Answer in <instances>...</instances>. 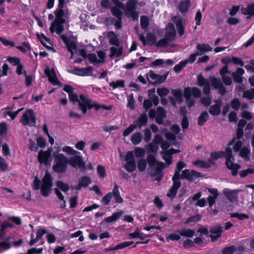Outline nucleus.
<instances>
[{"instance_id": "f257e3e1", "label": "nucleus", "mask_w": 254, "mask_h": 254, "mask_svg": "<svg viewBox=\"0 0 254 254\" xmlns=\"http://www.w3.org/2000/svg\"><path fill=\"white\" fill-rule=\"evenodd\" d=\"M54 13L56 19L52 23L50 30L52 33L56 32L58 34H60L64 30L63 24L68 18L69 12L66 7L58 6Z\"/></svg>"}, {"instance_id": "f03ea898", "label": "nucleus", "mask_w": 254, "mask_h": 254, "mask_svg": "<svg viewBox=\"0 0 254 254\" xmlns=\"http://www.w3.org/2000/svg\"><path fill=\"white\" fill-rule=\"evenodd\" d=\"M211 157L215 160L224 157L226 159V165L229 169L232 170V175L234 176L237 175L238 170L241 168L239 164L234 163V159L232 155V150L230 147L226 148L225 151L212 152Z\"/></svg>"}, {"instance_id": "7ed1b4c3", "label": "nucleus", "mask_w": 254, "mask_h": 254, "mask_svg": "<svg viewBox=\"0 0 254 254\" xmlns=\"http://www.w3.org/2000/svg\"><path fill=\"white\" fill-rule=\"evenodd\" d=\"M78 108L82 111L83 114H85L87 112V109H91L95 108L96 110L100 108L107 109L105 106H101L96 103H92V100L88 97L83 94L79 95V100L78 101Z\"/></svg>"}, {"instance_id": "20e7f679", "label": "nucleus", "mask_w": 254, "mask_h": 254, "mask_svg": "<svg viewBox=\"0 0 254 254\" xmlns=\"http://www.w3.org/2000/svg\"><path fill=\"white\" fill-rule=\"evenodd\" d=\"M176 30L173 24L169 23L166 27V33L164 38L156 43L158 47H166L176 38Z\"/></svg>"}, {"instance_id": "39448f33", "label": "nucleus", "mask_w": 254, "mask_h": 254, "mask_svg": "<svg viewBox=\"0 0 254 254\" xmlns=\"http://www.w3.org/2000/svg\"><path fill=\"white\" fill-rule=\"evenodd\" d=\"M55 163L53 166V170L57 173H61L67 170L68 159L63 154H53Z\"/></svg>"}, {"instance_id": "423d86ee", "label": "nucleus", "mask_w": 254, "mask_h": 254, "mask_svg": "<svg viewBox=\"0 0 254 254\" xmlns=\"http://www.w3.org/2000/svg\"><path fill=\"white\" fill-rule=\"evenodd\" d=\"M52 186V177L48 171H46L42 180V185L41 187V194L44 196H48L51 193Z\"/></svg>"}, {"instance_id": "0eeeda50", "label": "nucleus", "mask_w": 254, "mask_h": 254, "mask_svg": "<svg viewBox=\"0 0 254 254\" xmlns=\"http://www.w3.org/2000/svg\"><path fill=\"white\" fill-rule=\"evenodd\" d=\"M137 4V0H129L126 4V15L127 17H131L133 20H136L138 18V12L135 10Z\"/></svg>"}, {"instance_id": "6e6552de", "label": "nucleus", "mask_w": 254, "mask_h": 254, "mask_svg": "<svg viewBox=\"0 0 254 254\" xmlns=\"http://www.w3.org/2000/svg\"><path fill=\"white\" fill-rule=\"evenodd\" d=\"M20 122L24 126L35 127L36 119L33 111L30 109L26 110L22 116Z\"/></svg>"}, {"instance_id": "1a4fd4ad", "label": "nucleus", "mask_w": 254, "mask_h": 254, "mask_svg": "<svg viewBox=\"0 0 254 254\" xmlns=\"http://www.w3.org/2000/svg\"><path fill=\"white\" fill-rule=\"evenodd\" d=\"M68 164L75 168L80 169L81 170H84L85 168L82 157L79 155L70 157L68 159Z\"/></svg>"}, {"instance_id": "9d476101", "label": "nucleus", "mask_w": 254, "mask_h": 254, "mask_svg": "<svg viewBox=\"0 0 254 254\" xmlns=\"http://www.w3.org/2000/svg\"><path fill=\"white\" fill-rule=\"evenodd\" d=\"M201 176L200 173L193 170L186 169L182 172L180 179H186L189 181H192L193 180Z\"/></svg>"}, {"instance_id": "9b49d317", "label": "nucleus", "mask_w": 254, "mask_h": 254, "mask_svg": "<svg viewBox=\"0 0 254 254\" xmlns=\"http://www.w3.org/2000/svg\"><path fill=\"white\" fill-rule=\"evenodd\" d=\"M93 68L91 66L86 68H78L75 67L73 69L68 70V72L79 76H92L93 75Z\"/></svg>"}, {"instance_id": "f8f14e48", "label": "nucleus", "mask_w": 254, "mask_h": 254, "mask_svg": "<svg viewBox=\"0 0 254 254\" xmlns=\"http://www.w3.org/2000/svg\"><path fill=\"white\" fill-rule=\"evenodd\" d=\"M209 232L211 234L209 235L212 242L216 241L219 238L223 232V227L220 225H216L211 227Z\"/></svg>"}, {"instance_id": "ddd939ff", "label": "nucleus", "mask_w": 254, "mask_h": 254, "mask_svg": "<svg viewBox=\"0 0 254 254\" xmlns=\"http://www.w3.org/2000/svg\"><path fill=\"white\" fill-rule=\"evenodd\" d=\"M242 191L240 190H230L229 189H224L223 190V193L225 196L230 202H234L238 200V193Z\"/></svg>"}, {"instance_id": "4468645a", "label": "nucleus", "mask_w": 254, "mask_h": 254, "mask_svg": "<svg viewBox=\"0 0 254 254\" xmlns=\"http://www.w3.org/2000/svg\"><path fill=\"white\" fill-rule=\"evenodd\" d=\"M173 181V184L172 187L169 190V192L167 194L168 197L173 198L176 195L178 190L180 188L181 186V183L179 181V179L172 178Z\"/></svg>"}, {"instance_id": "2eb2a0df", "label": "nucleus", "mask_w": 254, "mask_h": 254, "mask_svg": "<svg viewBox=\"0 0 254 254\" xmlns=\"http://www.w3.org/2000/svg\"><path fill=\"white\" fill-rule=\"evenodd\" d=\"M215 104L211 105L209 109V113L213 116H218L221 113V107L222 105L221 99H217L214 101Z\"/></svg>"}, {"instance_id": "dca6fc26", "label": "nucleus", "mask_w": 254, "mask_h": 254, "mask_svg": "<svg viewBox=\"0 0 254 254\" xmlns=\"http://www.w3.org/2000/svg\"><path fill=\"white\" fill-rule=\"evenodd\" d=\"M173 21L175 23L176 27L180 36H182L185 33L184 22L183 19L178 16L172 17Z\"/></svg>"}, {"instance_id": "f3484780", "label": "nucleus", "mask_w": 254, "mask_h": 254, "mask_svg": "<svg viewBox=\"0 0 254 254\" xmlns=\"http://www.w3.org/2000/svg\"><path fill=\"white\" fill-rule=\"evenodd\" d=\"M168 74V73L163 75H160L155 73L152 70H150L148 73V75L150 77V78L156 80L154 82L152 83V84L153 85L156 84H160L164 82L166 80Z\"/></svg>"}, {"instance_id": "a211bd4d", "label": "nucleus", "mask_w": 254, "mask_h": 254, "mask_svg": "<svg viewBox=\"0 0 254 254\" xmlns=\"http://www.w3.org/2000/svg\"><path fill=\"white\" fill-rule=\"evenodd\" d=\"M50 156L51 151H43L41 150L38 153V161L41 164L44 163L45 165H48L50 164L49 159Z\"/></svg>"}, {"instance_id": "6ab92c4d", "label": "nucleus", "mask_w": 254, "mask_h": 254, "mask_svg": "<svg viewBox=\"0 0 254 254\" xmlns=\"http://www.w3.org/2000/svg\"><path fill=\"white\" fill-rule=\"evenodd\" d=\"M208 190L211 194L207 198L209 206L211 207L215 203L216 199L219 195V193L216 189H208Z\"/></svg>"}, {"instance_id": "aec40b11", "label": "nucleus", "mask_w": 254, "mask_h": 254, "mask_svg": "<svg viewBox=\"0 0 254 254\" xmlns=\"http://www.w3.org/2000/svg\"><path fill=\"white\" fill-rule=\"evenodd\" d=\"M245 73V70L242 68H238L235 72H233L231 75L234 81L238 83H241L243 81L242 75Z\"/></svg>"}, {"instance_id": "412c9836", "label": "nucleus", "mask_w": 254, "mask_h": 254, "mask_svg": "<svg viewBox=\"0 0 254 254\" xmlns=\"http://www.w3.org/2000/svg\"><path fill=\"white\" fill-rule=\"evenodd\" d=\"M90 183V179L87 176H83L79 179L78 185L71 187V189L72 190H79L82 187H86Z\"/></svg>"}, {"instance_id": "4be33fe9", "label": "nucleus", "mask_w": 254, "mask_h": 254, "mask_svg": "<svg viewBox=\"0 0 254 254\" xmlns=\"http://www.w3.org/2000/svg\"><path fill=\"white\" fill-rule=\"evenodd\" d=\"M111 54L109 56L110 58L114 57H119L121 56L123 52V48L120 44L118 45H114L110 48Z\"/></svg>"}, {"instance_id": "5701e85b", "label": "nucleus", "mask_w": 254, "mask_h": 254, "mask_svg": "<svg viewBox=\"0 0 254 254\" xmlns=\"http://www.w3.org/2000/svg\"><path fill=\"white\" fill-rule=\"evenodd\" d=\"M45 73L48 77L49 81L54 84H58L59 81L56 77L55 72L53 69L50 70L49 67L46 68Z\"/></svg>"}, {"instance_id": "b1692460", "label": "nucleus", "mask_w": 254, "mask_h": 254, "mask_svg": "<svg viewBox=\"0 0 254 254\" xmlns=\"http://www.w3.org/2000/svg\"><path fill=\"white\" fill-rule=\"evenodd\" d=\"M196 49L197 54L198 56H201L205 52L212 50V48L209 45L206 44H197Z\"/></svg>"}, {"instance_id": "393cba45", "label": "nucleus", "mask_w": 254, "mask_h": 254, "mask_svg": "<svg viewBox=\"0 0 254 254\" xmlns=\"http://www.w3.org/2000/svg\"><path fill=\"white\" fill-rule=\"evenodd\" d=\"M147 123V115L146 114H142L133 124L136 126V128L138 127L140 129L142 127L146 126Z\"/></svg>"}, {"instance_id": "a878e982", "label": "nucleus", "mask_w": 254, "mask_h": 254, "mask_svg": "<svg viewBox=\"0 0 254 254\" xmlns=\"http://www.w3.org/2000/svg\"><path fill=\"white\" fill-rule=\"evenodd\" d=\"M62 38H63V39L64 41V42L65 43V44L66 46L67 50L71 54V56L70 57V59H71L73 56L74 51H75L77 49L76 44L73 41H69V40L66 39V38H65V37L64 36H62Z\"/></svg>"}, {"instance_id": "bb28decb", "label": "nucleus", "mask_w": 254, "mask_h": 254, "mask_svg": "<svg viewBox=\"0 0 254 254\" xmlns=\"http://www.w3.org/2000/svg\"><path fill=\"white\" fill-rule=\"evenodd\" d=\"M166 116V112L162 107H159L157 108V116L156 122L160 125L163 123V119Z\"/></svg>"}, {"instance_id": "cd10ccee", "label": "nucleus", "mask_w": 254, "mask_h": 254, "mask_svg": "<svg viewBox=\"0 0 254 254\" xmlns=\"http://www.w3.org/2000/svg\"><path fill=\"white\" fill-rule=\"evenodd\" d=\"M107 37L109 39V42L111 45L114 46L120 44L119 39L114 32H108Z\"/></svg>"}, {"instance_id": "c85d7f7f", "label": "nucleus", "mask_w": 254, "mask_h": 254, "mask_svg": "<svg viewBox=\"0 0 254 254\" xmlns=\"http://www.w3.org/2000/svg\"><path fill=\"white\" fill-rule=\"evenodd\" d=\"M164 168V164L162 163H158L155 167H151L150 174L152 177H155L156 175L162 174V169Z\"/></svg>"}, {"instance_id": "c756f323", "label": "nucleus", "mask_w": 254, "mask_h": 254, "mask_svg": "<svg viewBox=\"0 0 254 254\" xmlns=\"http://www.w3.org/2000/svg\"><path fill=\"white\" fill-rule=\"evenodd\" d=\"M111 192L112 193V196H114L116 202L121 203L123 202V199L120 195L119 186L116 183H114V188Z\"/></svg>"}, {"instance_id": "7c9ffc66", "label": "nucleus", "mask_w": 254, "mask_h": 254, "mask_svg": "<svg viewBox=\"0 0 254 254\" xmlns=\"http://www.w3.org/2000/svg\"><path fill=\"white\" fill-rule=\"evenodd\" d=\"M176 232L181 236L188 238H192L195 235V231L190 229L183 228L177 230Z\"/></svg>"}, {"instance_id": "2f4dec72", "label": "nucleus", "mask_w": 254, "mask_h": 254, "mask_svg": "<svg viewBox=\"0 0 254 254\" xmlns=\"http://www.w3.org/2000/svg\"><path fill=\"white\" fill-rule=\"evenodd\" d=\"M193 164L197 165L200 168H209L212 165H214L215 163L212 161L211 159H209L207 161H203L201 160L196 161L193 162Z\"/></svg>"}, {"instance_id": "473e14b6", "label": "nucleus", "mask_w": 254, "mask_h": 254, "mask_svg": "<svg viewBox=\"0 0 254 254\" xmlns=\"http://www.w3.org/2000/svg\"><path fill=\"white\" fill-rule=\"evenodd\" d=\"M190 5V1L189 0H183L180 2L178 5L179 11L182 13L187 12Z\"/></svg>"}, {"instance_id": "72a5a7b5", "label": "nucleus", "mask_w": 254, "mask_h": 254, "mask_svg": "<svg viewBox=\"0 0 254 254\" xmlns=\"http://www.w3.org/2000/svg\"><path fill=\"white\" fill-rule=\"evenodd\" d=\"M187 166V164L183 161H179L177 163L174 175L173 177L174 178L180 179V172L185 167Z\"/></svg>"}, {"instance_id": "f704fd0d", "label": "nucleus", "mask_w": 254, "mask_h": 254, "mask_svg": "<svg viewBox=\"0 0 254 254\" xmlns=\"http://www.w3.org/2000/svg\"><path fill=\"white\" fill-rule=\"evenodd\" d=\"M124 213L122 210L114 213L111 216L105 219V221L107 223H111L117 221Z\"/></svg>"}, {"instance_id": "c9c22d12", "label": "nucleus", "mask_w": 254, "mask_h": 254, "mask_svg": "<svg viewBox=\"0 0 254 254\" xmlns=\"http://www.w3.org/2000/svg\"><path fill=\"white\" fill-rule=\"evenodd\" d=\"M241 10L245 15L253 16L254 15V4H249L246 7H242Z\"/></svg>"}, {"instance_id": "e433bc0d", "label": "nucleus", "mask_w": 254, "mask_h": 254, "mask_svg": "<svg viewBox=\"0 0 254 254\" xmlns=\"http://www.w3.org/2000/svg\"><path fill=\"white\" fill-rule=\"evenodd\" d=\"M146 45H153L156 44L157 42V38L155 35L152 33H148L146 36Z\"/></svg>"}, {"instance_id": "4c0bfd02", "label": "nucleus", "mask_w": 254, "mask_h": 254, "mask_svg": "<svg viewBox=\"0 0 254 254\" xmlns=\"http://www.w3.org/2000/svg\"><path fill=\"white\" fill-rule=\"evenodd\" d=\"M142 136L140 132L133 133L130 138L131 141L134 145L138 144L142 140Z\"/></svg>"}, {"instance_id": "58836bf2", "label": "nucleus", "mask_w": 254, "mask_h": 254, "mask_svg": "<svg viewBox=\"0 0 254 254\" xmlns=\"http://www.w3.org/2000/svg\"><path fill=\"white\" fill-rule=\"evenodd\" d=\"M209 115L207 112L204 111L201 113L198 119V125L202 126L207 121Z\"/></svg>"}, {"instance_id": "ea45409f", "label": "nucleus", "mask_w": 254, "mask_h": 254, "mask_svg": "<svg viewBox=\"0 0 254 254\" xmlns=\"http://www.w3.org/2000/svg\"><path fill=\"white\" fill-rule=\"evenodd\" d=\"M124 167L128 172H132L136 169V164L135 161H127Z\"/></svg>"}, {"instance_id": "a19ab883", "label": "nucleus", "mask_w": 254, "mask_h": 254, "mask_svg": "<svg viewBox=\"0 0 254 254\" xmlns=\"http://www.w3.org/2000/svg\"><path fill=\"white\" fill-rule=\"evenodd\" d=\"M147 167V161L145 159L141 158L137 162V168L139 171L144 172Z\"/></svg>"}, {"instance_id": "79ce46f5", "label": "nucleus", "mask_w": 254, "mask_h": 254, "mask_svg": "<svg viewBox=\"0 0 254 254\" xmlns=\"http://www.w3.org/2000/svg\"><path fill=\"white\" fill-rule=\"evenodd\" d=\"M173 95L176 98V100L179 102L182 103L183 101V93L181 89H173L172 90Z\"/></svg>"}, {"instance_id": "37998d69", "label": "nucleus", "mask_w": 254, "mask_h": 254, "mask_svg": "<svg viewBox=\"0 0 254 254\" xmlns=\"http://www.w3.org/2000/svg\"><path fill=\"white\" fill-rule=\"evenodd\" d=\"M250 153V149L247 147H243L240 152V156L244 158L246 161L249 160L250 157L249 155Z\"/></svg>"}, {"instance_id": "c03bdc74", "label": "nucleus", "mask_w": 254, "mask_h": 254, "mask_svg": "<svg viewBox=\"0 0 254 254\" xmlns=\"http://www.w3.org/2000/svg\"><path fill=\"white\" fill-rule=\"evenodd\" d=\"M209 83H210V80L208 79H205L201 74H199L197 76V84L200 86H203Z\"/></svg>"}, {"instance_id": "a18cd8bd", "label": "nucleus", "mask_w": 254, "mask_h": 254, "mask_svg": "<svg viewBox=\"0 0 254 254\" xmlns=\"http://www.w3.org/2000/svg\"><path fill=\"white\" fill-rule=\"evenodd\" d=\"M243 97L249 100H252L254 98V89L245 90L243 92Z\"/></svg>"}, {"instance_id": "49530a36", "label": "nucleus", "mask_w": 254, "mask_h": 254, "mask_svg": "<svg viewBox=\"0 0 254 254\" xmlns=\"http://www.w3.org/2000/svg\"><path fill=\"white\" fill-rule=\"evenodd\" d=\"M127 107L131 110L135 109V100L132 94H130L127 97Z\"/></svg>"}, {"instance_id": "de8ad7c7", "label": "nucleus", "mask_w": 254, "mask_h": 254, "mask_svg": "<svg viewBox=\"0 0 254 254\" xmlns=\"http://www.w3.org/2000/svg\"><path fill=\"white\" fill-rule=\"evenodd\" d=\"M147 160L149 165L151 167H155L158 163H161L160 162H157L155 157L151 154L148 155L147 157Z\"/></svg>"}, {"instance_id": "09e8293b", "label": "nucleus", "mask_w": 254, "mask_h": 254, "mask_svg": "<svg viewBox=\"0 0 254 254\" xmlns=\"http://www.w3.org/2000/svg\"><path fill=\"white\" fill-rule=\"evenodd\" d=\"M111 11L112 14L116 18H122L123 12L119 7L113 6L111 8Z\"/></svg>"}, {"instance_id": "8fccbe9b", "label": "nucleus", "mask_w": 254, "mask_h": 254, "mask_svg": "<svg viewBox=\"0 0 254 254\" xmlns=\"http://www.w3.org/2000/svg\"><path fill=\"white\" fill-rule=\"evenodd\" d=\"M149 24V19L147 16L143 15L140 17V25L142 28L147 29Z\"/></svg>"}, {"instance_id": "3c124183", "label": "nucleus", "mask_w": 254, "mask_h": 254, "mask_svg": "<svg viewBox=\"0 0 254 254\" xmlns=\"http://www.w3.org/2000/svg\"><path fill=\"white\" fill-rule=\"evenodd\" d=\"M109 85L111 87H112L114 89L118 87H124L125 86L124 80H117L116 82H111L109 83Z\"/></svg>"}, {"instance_id": "603ef678", "label": "nucleus", "mask_w": 254, "mask_h": 254, "mask_svg": "<svg viewBox=\"0 0 254 254\" xmlns=\"http://www.w3.org/2000/svg\"><path fill=\"white\" fill-rule=\"evenodd\" d=\"M134 154L137 158H143L145 156V151L142 148L137 147L134 150Z\"/></svg>"}, {"instance_id": "864d4df0", "label": "nucleus", "mask_w": 254, "mask_h": 254, "mask_svg": "<svg viewBox=\"0 0 254 254\" xmlns=\"http://www.w3.org/2000/svg\"><path fill=\"white\" fill-rule=\"evenodd\" d=\"M161 153L163 155V159L169 165L171 164L172 163V155L167 150L166 152L161 151Z\"/></svg>"}, {"instance_id": "5fc2aeb1", "label": "nucleus", "mask_w": 254, "mask_h": 254, "mask_svg": "<svg viewBox=\"0 0 254 254\" xmlns=\"http://www.w3.org/2000/svg\"><path fill=\"white\" fill-rule=\"evenodd\" d=\"M7 125L5 122L0 123V135L5 136L7 132Z\"/></svg>"}, {"instance_id": "6e6d98bb", "label": "nucleus", "mask_w": 254, "mask_h": 254, "mask_svg": "<svg viewBox=\"0 0 254 254\" xmlns=\"http://www.w3.org/2000/svg\"><path fill=\"white\" fill-rule=\"evenodd\" d=\"M8 169V164L5 160L1 156H0V171L5 172Z\"/></svg>"}, {"instance_id": "4d7b16f0", "label": "nucleus", "mask_w": 254, "mask_h": 254, "mask_svg": "<svg viewBox=\"0 0 254 254\" xmlns=\"http://www.w3.org/2000/svg\"><path fill=\"white\" fill-rule=\"evenodd\" d=\"M231 217L237 218L240 220H243L245 219H248L249 216L244 213H232L230 214Z\"/></svg>"}, {"instance_id": "13d9d810", "label": "nucleus", "mask_w": 254, "mask_h": 254, "mask_svg": "<svg viewBox=\"0 0 254 254\" xmlns=\"http://www.w3.org/2000/svg\"><path fill=\"white\" fill-rule=\"evenodd\" d=\"M57 186L64 192L68 191L69 189V186L62 181H58L57 182Z\"/></svg>"}, {"instance_id": "bf43d9fd", "label": "nucleus", "mask_w": 254, "mask_h": 254, "mask_svg": "<svg viewBox=\"0 0 254 254\" xmlns=\"http://www.w3.org/2000/svg\"><path fill=\"white\" fill-rule=\"evenodd\" d=\"M62 150L71 155H75L78 153L77 151L74 150L72 147L67 146L63 147Z\"/></svg>"}, {"instance_id": "052dcab7", "label": "nucleus", "mask_w": 254, "mask_h": 254, "mask_svg": "<svg viewBox=\"0 0 254 254\" xmlns=\"http://www.w3.org/2000/svg\"><path fill=\"white\" fill-rule=\"evenodd\" d=\"M2 152L3 155L5 157H9L11 156L10 151L9 147L6 143H4L2 145Z\"/></svg>"}, {"instance_id": "680f3d73", "label": "nucleus", "mask_w": 254, "mask_h": 254, "mask_svg": "<svg viewBox=\"0 0 254 254\" xmlns=\"http://www.w3.org/2000/svg\"><path fill=\"white\" fill-rule=\"evenodd\" d=\"M236 250L234 246H231L224 248L222 250L223 254H233Z\"/></svg>"}, {"instance_id": "e2e57ef3", "label": "nucleus", "mask_w": 254, "mask_h": 254, "mask_svg": "<svg viewBox=\"0 0 254 254\" xmlns=\"http://www.w3.org/2000/svg\"><path fill=\"white\" fill-rule=\"evenodd\" d=\"M157 93L160 97H164L169 93V90L165 87L159 88L157 89Z\"/></svg>"}, {"instance_id": "0e129e2a", "label": "nucleus", "mask_w": 254, "mask_h": 254, "mask_svg": "<svg viewBox=\"0 0 254 254\" xmlns=\"http://www.w3.org/2000/svg\"><path fill=\"white\" fill-rule=\"evenodd\" d=\"M211 83L214 89H218L223 84L220 79L216 78H213L211 80Z\"/></svg>"}, {"instance_id": "69168bd1", "label": "nucleus", "mask_w": 254, "mask_h": 254, "mask_svg": "<svg viewBox=\"0 0 254 254\" xmlns=\"http://www.w3.org/2000/svg\"><path fill=\"white\" fill-rule=\"evenodd\" d=\"M112 197V193L110 192L105 195L102 199L101 202L104 205H107L109 203Z\"/></svg>"}, {"instance_id": "338daca9", "label": "nucleus", "mask_w": 254, "mask_h": 254, "mask_svg": "<svg viewBox=\"0 0 254 254\" xmlns=\"http://www.w3.org/2000/svg\"><path fill=\"white\" fill-rule=\"evenodd\" d=\"M187 64V62L186 61H182L179 64L176 65L174 67V69L175 71L177 73L180 72L181 70L184 68Z\"/></svg>"}, {"instance_id": "774afa93", "label": "nucleus", "mask_w": 254, "mask_h": 254, "mask_svg": "<svg viewBox=\"0 0 254 254\" xmlns=\"http://www.w3.org/2000/svg\"><path fill=\"white\" fill-rule=\"evenodd\" d=\"M254 173V168H249L246 170H242L240 172V176L242 178L245 177L249 174H253Z\"/></svg>"}]
</instances>
